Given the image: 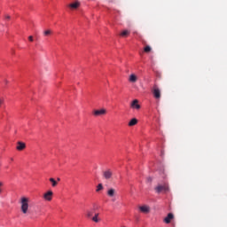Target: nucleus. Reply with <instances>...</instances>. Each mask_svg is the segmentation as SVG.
Listing matches in <instances>:
<instances>
[{
  "mask_svg": "<svg viewBox=\"0 0 227 227\" xmlns=\"http://www.w3.org/2000/svg\"><path fill=\"white\" fill-rule=\"evenodd\" d=\"M20 203L22 214H27L29 210V198L21 197Z\"/></svg>",
  "mask_w": 227,
  "mask_h": 227,
  "instance_id": "f257e3e1",
  "label": "nucleus"
},
{
  "mask_svg": "<svg viewBox=\"0 0 227 227\" xmlns=\"http://www.w3.org/2000/svg\"><path fill=\"white\" fill-rule=\"evenodd\" d=\"M156 192L160 193V192H168V191H169V186L166 184H159L156 188H155Z\"/></svg>",
  "mask_w": 227,
  "mask_h": 227,
  "instance_id": "f03ea898",
  "label": "nucleus"
},
{
  "mask_svg": "<svg viewBox=\"0 0 227 227\" xmlns=\"http://www.w3.org/2000/svg\"><path fill=\"white\" fill-rule=\"evenodd\" d=\"M95 210H98V206H97V204H93V208L92 209H88L86 211V216L89 219H91V216L93 215V214H95Z\"/></svg>",
  "mask_w": 227,
  "mask_h": 227,
  "instance_id": "7ed1b4c3",
  "label": "nucleus"
},
{
  "mask_svg": "<svg viewBox=\"0 0 227 227\" xmlns=\"http://www.w3.org/2000/svg\"><path fill=\"white\" fill-rule=\"evenodd\" d=\"M103 176L105 180H111L113 178V171L111 169H106L103 172Z\"/></svg>",
  "mask_w": 227,
  "mask_h": 227,
  "instance_id": "20e7f679",
  "label": "nucleus"
},
{
  "mask_svg": "<svg viewBox=\"0 0 227 227\" xmlns=\"http://www.w3.org/2000/svg\"><path fill=\"white\" fill-rule=\"evenodd\" d=\"M131 109H137V111H139L141 109V105H139V100L134 99L130 104Z\"/></svg>",
  "mask_w": 227,
  "mask_h": 227,
  "instance_id": "39448f33",
  "label": "nucleus"
},
{
  "mask_svg": "<svg viewBox=\"0 0 227 227\" xmlns=\"http://www.w3.org/2000/svg\"><path fill=\"white\" fill-rule=\"evenodd\" d=\"M93 114L95 116H104V115L107 114V110H106L105 108H102L100 110H94Z\"/></svg>",
  "mask_w": 227,
  "mask_h": 227,
  "instance_id": "423d86ee",
  "label": "nucleus"
},
{
  "mask_svg": "<svg viewBox=\"0 0 227 227\" xmlns=\"http://www.w3.org/2000/svg\"><path fill=\"white\" fill-rule=\"evenodd\" d=\"M153 95L154 98H156L157 100H159V98H160V90L158 89L157 86L153 87Z\"/></svg>",
  "mask_w": 227,
  "mask_h": 227,
  "instance_id": "0eeeda50",
  "label": "nucleus"
},
{
  "mask_svg": "<svg viewBox=\"0 0 227 227\" xmlns=\"http://www.w3.org/2000/svg\"><path fill=\"white\" fill-rule=\"evenodd\" d=\"M52 194H54L52 191H49L46 193H44L43 199L45 200V201H52Z\"/></svg>",
  "mask_w": 227,
  "mask_h": 227,
  "instance_id": "6e6552de",
  "label": "nucleus"
},
{
  "mask_svg": "<svg viewBox=\"0 0 227 227\" xmlns=\"http://www.w3.org/2000/svg\"><path fill=\"white\" fill-rule=\"evenodd\" d=\"M79 6H81L80 1H75V2L68 4V8H70L71 10H77V8H79Z\"/></svg>",
  "mask_w": 227,
  "mask_h": 227,
  "instance_id": "1a4fd4ad",
  "label": "nucleus"
},
{
  "mask_svg": "<svg viewBox=\"0 0 227 227\" xmlns=\"http://www.w3.org/2000/svg\"><path fill=\"white\" fill-rule=\"evenodd\" d=\"M173 219H175V215H173V213H169L167 217L164 218V223L166 224H169V223H171V221H173Z\"/></svg>",
  "mask_w": 227,
  "mask_h": 227,
  "instance_id": "9d476101",
  "label": "nucleus"
},
{
  "mask_svg": "<svg viewBox=\"0 0 227 227\" xmlns=\"http://www.w3.org/2000/svg\"><path fill=\"white\" fill-rule=\"evenodd\" d=\"M26 149V143H18L16 145V150L19 152H22V150Z\"/></svg>",
  "mask_w": 227,
  "mask_h": 227,
  "instance_id": "9b49d317",
  "label": "nucleus"
},
{
  "mask_svg": "<svg viewBox=\"0 0 227 227\" xmlns=\"http://www.w3.org/2000/svg\"><path fill=\"white\" fill-rule=\"evenodd\" d=\"M107 196H109V198H114V196H116V190H114V188H110L107 191Z\"/></svg>",
  "mask_w": 227,
  "mask_h": 227,
  "instance_id": "f8f14e48",
  "label": "nucleus"
},
{
  "mask_svg": "<svg viewBox=\"0 0 227 227\" xmlns=\"http://www.w3.org/2000/svg\"><path fill=\"white\" fill-rule=\"evenodd\" d=\"M140 212H143V214H149L150 213V207L148 206H142L139 207Z\"/></svg>",
  "mask_w": 227,
  "mask_h": 227,
  "instance_id": "ddd939ff",
  "label": "nucleus"
},
{
  "mask_svg": "<svg viewBox=\"0 0 227 227\" xmlns=\"http://www.w3.org/2000/svg\"><path fill=\"white\" fill-rule=\"evenodd\" d=\"M100 214L99 213H94V216H91V221H93V223H100V219L99 216Z\"/></svg>",
  "mask_w": 227,
  "mask_h": 227,
  "instance_id": "4468645a",
  "label": "nucleus"
},
{
  "mask_svg": "<svg viewBox=\"0 0 227 227\" xmlns=\"http://www.w3.org/2000/svg\"><path fill=\"white\" fill-rule=\"evenodd\" d=\"M129 35H130V31L124 29L121 32L120 36H121V38H127V36H129Z\"/></svg>",
  "mask_w": 227,
  "mask_h": 227,
  "instance_id": "2eb2a0df",
  "label": "nucleus"
},
{
  "mask_svg": "<svg viewBox=\"0 0 227 227\" xmlns=\"http://www.w3.org/2000/svg\"><path fill=\"white\" fill-rule=\"evenodd\" d=\"M129 82H137V76L132 74L129 75Z\"/></svg>",
  "mask_w": 227,
  "mask_h": 227,
  "instance_id": "dca6fc26",
  "label": "nucleus"
},
{
  "mask_svg": "<svg viewBox=\"0 0 227 227\" xmlns=\"http://www.w3.org/2000/svg\"><path fill=\"white\" fill-rule=\"evenodd\" d=\"M134 125H137V119L133 118L129 122V127H134Z\"/></svg>",
  "mask_w": 227,
  "mask_h": 227,
  "instance_id": "f3484780",
  "label": "nucleus"
},
{
  "mask_svg": "<svg viewBox=\"0 0 227 227\" xmlns=\"http://www.w3.org/2000/svg\"><path fill=\"white\" fill-rule=\"evenodd\" d=\"M100 191H104V185L102 184H98L96 192H100Z\"/></svg>",
  "mask_w": 227,
  "mask_h": 227,
  "instance_id": "a211bd4d",
  "label": "nucleus"
},
{
  "mask_svg": "<svg viewBox=\"0 0 227 227\" xmlns=\"http://www.w3.org/2000/svg\"><path fill=\"white\" fill-rule=\"evenodd\" d=\"M50 182L51 183V187H56L58 185V181L54 180V178L51 177Z\"/></svg>",
  "mask_w": 227,
  "mask_h": 227,
  "instance_id": "6ab92c4d",
  "label": "nucleus"
},
{
  "mask_svg": "<svg viewBox=\"0 0 227 227\" xmlns=\"http://www.w3.org/2000/svg\"><path fill=\"white\" fill-rule=\"evenodd\" d=\"M144 51H145V52H151V51H152V47H150V45H146V46L144 48Z\"/></svg>",
  "mask_w": 227,
  "mask_h": 227,
  "instance_id": "aec40b11",
  "label": "nucleus"
},
{
  "mask_svg": "<svg viewBox=\"0 0 227 227\" xmlns=\"http://www.w3.org/2000/svg\"><path fill=\"white\" fill-rule=\"evenodd\" d=\"M3 187H4V183H3V181H0V194H3Z\"/></svg>",
  "mask_w": 227,
  "mask_h": 227,
  "instance_id": "412c9836",
  "label": "nucleus"
},
{
  "mask_svg": "<svg viewBox=\"0 0 227 227\" xmlns=\"http://www.w3.org/2000/svg\"><path fill=\"white\" fill-rule=\"evenodd\" d=\"M51 30H45L44 31V35L49 36V35H51Z\"/></svg>",
  "mask_w": 227,
  "mask_h": 227,
  "instance_id": "4be33fe9",
  "label": "nucleus"
},
{
  "mask_svg": "<svg viewBox=\"0 0 227 227\" xmlns=\"http://www.w3.org/2000/svg\"><path fill=\"white\" fill-rule=\"evenodd\" d=\"M2 104H4V99H3V98H0V107H1Z\"/></svg>",
  "mask_w": 227,
  "mask_h": 227,
  "instance_id": "5701e85b",
  "label": "nucleus"
},
{
  "mask_svg": "<svg viewBox=\"0 0 227 227\" xmlns=\"http://www.w3.org/2000/svg\"><path fill=\"white\" fill-rule=\"evenodd\" d=\"M28 40H29V42H34L33 35L28 36Z\"/></svg>",
  "mask_w": 227,
  "mask_h": 227,
  "instance_id": "b1692460",
  "label": "nucleus"
},
{
  "mask_svg": "<svg viewBox=\"0 0 227 227\" xmlns=\"http://www.w3.org/2000/svg\"><path fill=\"white\" fill-rule=\"evenodd\" d=\"M5 19H6V20H10V19H12V17H10V15H5Z\"/></svg>",
  "mask_w": 227,
  "mask_h": 227,
  "instance_id": "393cba45",
  "label": "nucleus"
},
{
  "mask_svg": "<svg viewBox=\"0 0 227 227\" xmlns=\"http://www.w3.org/2000/svg\"><path fill=\"white\" fill-rule=\"evenodd\" d=\"M57 181H58V182H61V178L58 177V178H57Z\"/></svg>",
  "mask_w": 227,
  "mask_h": 227,
  "instance_id": "a878e982",
  "label": "nucleus"
},
{
  "mask_svg": "<svg viewBox=\"0 0 227 227\" xmlns=\"http://www.w3.org/2000/svg\"><path fill=\"white\" fill-rule=\"evenodd\" d=\"M5 84H8V80H5Z\"/></svg>",
  "mask_w": 227,
  "mask_h": 227,
  "instance_id": "bb28decb",
  "label": "nucleus"
},
{
  "mask_svg": "<svg viewBox=\"0 0 227 227\" xmlns=\"http://www.w3.org/2000/svg\"><path fill=\"white\" fill-rule=\"evenodd\" d=\"M18 143H22L21 141H18Z\"/></svg>",
  "mask_w": 227,
  "mask_h": 227,
  "instance_id": "cd10ccee",
  "label": "nucleus"
},
{
  "mask_svg": "<svg viewBox=\"0 0 227 227\" xmlns=\"http://www.w3.org/2000/svg\"><path fill=\"white\" fill-rule=\"evenodd\" d=\"M11 160H13V158H11Z\"/></svg>",
  "mask_w": 227,
  "mask_h": 227,
  "instance_id": "c85d7f7f",
  "label": "nucleus"
}]
</instances>
